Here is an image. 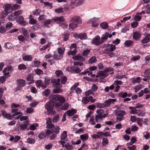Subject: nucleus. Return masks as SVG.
I'll list each match as a JSON object with an SVG mask.
<instances>
[{
	"label": "nucleus",
	"mask_w": 150,
	"mask_h": 150,
	"mask_svg": "<svg viewBox=\"0 0 150 150\" xmlns=\"http://www.w3.org/2000/svg\"><path fill=\"white\" fill-rule=\"evenodd\" d=\"M112 70V68H108L106 69L104 71H100L98 72L99 76L103 77L104 78L105 77L108 75L107 73Z\"/></svg>",
	"instance_id": "f257e3e1"
},
{
	"label": "nucleus",
	"mask_w": 150,
	"mask_h": 150,
	"mask_svg": "<svg viewBox=\"0 0 150 150\" xmlns=\"http://www.w3.org/2000/svg\"><path fill=\"white\" fill-rule=\"evenodd\" d=\"M58 97L57 95H54L51 98V101L53 103V105H54L57 107H58L61 105L60 103H58Z\"/></svg>",
	"instance_id": "f03ea898"
},
{
	"label": "nucleus",
	"mask_w": 150,
	"mask_h": 150,
	"mask_svg": "<svg viewBox=\"0 0 150 150\" xmlns=\"http://www.w3.org/2000/svg\"><path fill=\"white\" fill-rule=\"evenodd\" d=\"M103 42V41L100 40V38L97 35L92 40V43L97 45H99L102 44Z\"/></svg>",
	"instance_id": "7ed1b4c3"
},
{
	"label": "nucleus",
	"mask_w": 150,
	"mask_h": 150,
	"mask_svg": "<svg viewBox=\"0 0 150 150\" xmlns=\"http://www.w3.org/2000/svg\"><path fill=\"white\" fill-rule=\"evenodd\" d=\"M12 109L11 110V112L13 113V115L14 117L18 115V117H16L15 119H19V118L21 117L22 115V114L21 112H18V109L17 108H11Z\"/></svg>",
	"instance_id": "20e7f679"
},
{
	"label": "nucleus",
	"mask_w": 150,
	"mask_h": 150,
	"mask_svg": "<svg viewBox=\"0 0 150 150\" xmlns=\"http://www.w3.org/2000/svg\"><path fill=\"white\" fill-rule=\"evenodd\" d=\"M125 114V111L122 110L119 111L117 112L116 119L119 121H120L123 120V116Z\"/></svg>",
	"instance_id": "39448f33"
},
{
	"label": "nucleus",
	"mask_w": 150,
	"mask_h": 150,
	"mask_svg": "<svg viewBox=\"0 0 150 150\" xmlns=\"http://www.w3.org/2000/svg\"><path fill=\"white\" fill-rule=\"evenodd\" d=\"M1 114L2 116L7 119L12 120L14 117L13 115H11L10 113H7L4 111H1Z\"/></svg>",
	"instance_id": "423d86ee"
},
{
	"label": "nucleus",
	"mask_w": 150,
	"mask_h": 150,
	"mask_svg": "<svg viewBox=\"0 0 150 150\" xmlns=\"http://www.w3.org/2000/svg\"><path fill=\"white\" fill-rule=\"evenodd\" d=\"M116 99H109L108 100L105 101L104 103V107H108L109 106L111 103H114V102H116Z\"/></svg>",
	"instance_id": "0eeeda50"
},
{
	"label": "nucleus",
	"mask_w": 150,
	"mask_h": 150,
	"mask_svg": "<svg viewBox=\"0 0 150 150\" xmlns=\"http://www.w3.org/2000/svg\"><path fill=\"white\" fill-rule=\"evenodd\" d=\"M46 128L48 129H52L54 127V125L52 124L51 119L50 118H47L46 119Z\"/></svg>",
	"instance_id": "6e6552de"
},
{
	"label": "nucleus",
	"mask_w": 150,
	"mask_h": 150,
	"mask_svg": "<svg viewBox=\"0 0 150 150\" xmlns=\"http://www.w3.org/2000/svg\"><path fill=\"white\" fill-rule=\"evenodd\" d=\"M16 21L20 25L23 26H24L25 25L26 22L22 16H19L17 17Z\"/></svg>",
	"instance_id": "1a4fd4ad"
},
{
	"label": "nucleus",
	"mask_w": 150,
	"mask_h": 150,
	"mask_svg": "<svg viewBox=\"0 0 150 150\" xmlns=\"http://www.w3.org/2000/svg\"><path fill=\"white\" fill-rule=\"evenodd\" d=\"M70 21L71 22H76L78 24L81 23L82 21L81 18L78 16H75L73 17L70 20Z\"/></svg>",
	"instance_id": "9d476101"
},
{
	"label": "nucleus",
	"mask_w": 150,
	"mask_h": 150,
	"mask_svg": "<svg viewBox=\"0 0 150 150\" xmlns=\"http://www.w3.org/2000/svg\"><path fill=\"white\" fill-rule=\"evenodd\" d=\"M146 36L141 41L142 43H145L149 42L150 41V34L146 33Z\"/></svg>",
	"instance_id": "9b49d317"
},
{
	"label": "nucleus",
	"mask_w": 150,
	"mask_h": 150,
	"mask_svg": "<svg viewBox=\"0 0 150 150\" xmlns=\"http://www.w3.org/2000/svg\"><path fill=\"white\" fill-rule=\"evenodd\" d=\"M36 84L38 88H40L41 86L43 88H45L46 87V86L43 84L42 81L40 80L37 81L36 82Z\"/></svg>",
	"instance_id": "f8f14e48"
},
{
	"label": "nucleus",
	"mask_w": 150,
	"mask_h": 150,
	"mask_svg": "<svg viewBox=\"0 0 150 150\" xmlns=\"http://www.w3.org/2000/svg\"><path fill=\"white\" fill-rule=\"evenodd\" d=\"M129 109L130 110L129 113L131 114H137L139 112L138 110L136 109V108L132 107H129Z\"/></svg>",
	"instance_id": "ddd939ff"
},
{
	"label": "nucleus",
	"mask_w": 150,
	"mask_h": 150,
	"mask_svg": "<svg viewBox=\"0 0 150 150\" xmlns=\"http://www.w3.org/2000/svg\"><path fill=\"white\" fill-rule=\"evenodd\" d=\"M76 111L74 109H71L68 110L66 113L68 116H71L76 113Z\"/></svg>",
	"instance_id": "4468645a"
},
{
	"label": "nucleus",
	"mask_w": 150,
	"mask_h": 150,
	"mask_svg": "<svg viewBox=\"0 0 150 150\" xmlns=\"http://www.w3.org/2000/svg\"><path fill=\"white\" fill-rule=\"evenodd\" d=\"M53 21H56L57 23L61 22H63L64 21V19L63 16H62L60 17H56L55 18H52Z\"/></svg>",
	"instance_id": "2eb2a0df"
},
{
	"label": "nucleus",
	"mask_w": 150,
	"mask_h": 150,
	"mask_svg": "<svg viewBox=\"0 0 150 150\" xmlns=\"http://www.w3.org/2000/svg\"><path fill=\"white\" fill-rule=\"evenodd\" d=\"M29 23L30 24L34 25L36 24L37 23V20L35 19L32 16V15H30L29 16Z\"/></svg>",
	"instance_id": "dca6fc26"
},
{
	"label": "nucleus",
	"mask_w": 150,
	"mask_h": 150,
	"mask_svg": "<svg viewBox=\"0 0 150 150\" xmlns=\"http://www.w3.org/2000/svg\"><path fill=\"white\" fill-rule=\"evenodd\" d=\"M112 36V35L109 34L108 33L106 32L103 34L102 37L101 38V39L103 40H106L109 37V38H110Z\"/></svg>",
	"instance_id": "f3484780"
},
{
	"label": "nucleus",
	"mask_w": 150,
	"mask_h": 150,
	"mask_svg": "<svg viewBox=\"0 0 150 150\" xmlns=\"http://www.w3.org/2000/svg\"><path fill=\"white\" fill-rule=\"evenodd\" d=\"M28 123V122L27 121L23 122V124H22L20 125V130H23L26 129Z\"/></svg>",
	"instance_id": "a211bd4d"
},
{
	"label": "nucleus",
	"mask_w": 150,
	"mask_h": 150,
	"mask_svg": "<svg viewBox=\"0 0 150 150\" xmlns=\"http://www.w3.org/2000/svg\"><path fill=\"white\" fill-rule=\"evenodd\" d=\"M72 59L75 60H81V61L84 62L85 59L83 57L80 56H76L72 57Z\"/></svg>",
	"instance_id": "6ab92c4d"
},
{
	"label": "nucleus",
	"mask_w": 150,
	"mask_h": 150,
	"mask_svg": "<svg viewBox=\"0 0 150 150\" xmlns=\"http://www.w3.org/2000/svg\"><path fill=\"white\" fill-rule=\"evenodd\" d=\"M4 9L8 11L10 9L12 10V4H5L3 6Z\"/></svg>",
	"instance_id": "aec40b11"
},
{
	"label": "nucleus",
	"mask_w": 150,
	"mask_h": 150,
	"mask_svg": "<svg viewBox=\"0 0 150 150\" xmlns=\"http://www.w3.org/2000/svg\"><path fill=\"white\" fill-rule=\"evenodd\" d=\"M60 81V80L59 79H52L51 81V82L53 83L54 86H58L59 84Z\"/></svg>",
	"instance_id": "412c9836"
},
{
	"label": "nucleus",
	"mask_w": 150,
	"mask_h": 150,
	"mask_svg": "<svg viewBox=\"0 0 150 150\" xmlns=\"http://www.w3.org/2000/svg\"><path fill=\"white\" fill-rule=\"evenodd\" d=\"M71 69L76 73H79L81 71L80 69L76 67L72 66L71 68Z\"/></svg>",
	"instance_id": "4be33fe9"
},
{
	"label": "nucleus",
	"mask_w": 150,
	"mask_h": 150,
	"mask_svg": "<svg viewBox=\"0 0 150 150\" xmlns=\"http://www.w3.org/2000/svg\"><path fill=\"white\" fill-rule=\"evenodd\" d=\"M27 81H30L31 82L29 83L28 84H30V83H32L34 82L33 77V75L32 74H29L28 75L26 78Z\"/></svg>",
	"instance_id": "5701e85b"
},
{
	"label": "nucleus",
	"mask_w": 150,
	"mask_h": 150,
	"mask_svg": "<svg viewBox=\"0 0 150 150\" xmlns=\"http://www.w3.org/2000/svg\"><path fill=\"white\" fill-rule=\"evenodd\" d=\"M17 17L13 14H11L9 15L8 17L7 18L10 21H14L15 20L16 18V19Z\"/></svg>",
	"instance_id": "b1692460"
},
{
	"label": "nucleus",
	"mask_w": 150,
	"mask_h": 150,
	"mask_svg": "<svg viewBox=\"0 0 150 150\" xmlns=\"http://www.w3.org/2000/svg\"><path fill=\"white\" fill-rule=\"evenodd\" d=\"M141 34L139 33L135 32L133 34V38L135 40H137L141 37Z\"/></svg>",
	"instance_id": "393cba45"
},
{
	"label": "nucleus",
	"mask_w": 150,
	"mask_h": 150,
	"mask_svg": "<svg viewBox=\"0 0 150 150\" xmlns=\"http://www.w3.org/2000/svg\"><path fill=\"white\" fill-rule=\"evenodd\" d=\"M63 57V55L57 54H54L53 56V58L56 60L60 59L62 58Z\"/></svg>",
	"instance_id": "a878e982"
},
{
	"label": "nucleus",
	"mask_w": 150,
	"mask_h": 150,
	"mask_svg": "<svg viewBox=\"0 0 150 150\" xmlns=\"http://www.w3.org/2000/svg\"><path fill=\"white\" fill-rule=\"evenodd\" d=\"M79 38H80L81 40L86 39L87 38V37L85 33H80L77 36Z\"/></svg>",
	"instance_id": "bb28decb"
},
{
	"label": "nucleus",
	"mask_w": 150,
	"mask_h": 150,
	"mask_svg": "<svg viewBox=\"0 0 150 150\" xmlns=\"http://www.w3.org/2000/svg\"><path fill=\"white\" fill-rule=\"evenodd\" d=\"M23 59L24 61H31L32 60V57L31 55H26L23 57Z\"/></svg>",
	"instance_id": "cd10ccee"
},
{
	"label": "nucleus",
	"mask_w": 150,
	"mask_h": 150,
	"mask_svg": "<svg viewBox=\"0 0 150 150\" xmlns=\"http://www.w3.org/2000/svg\"><path fill=\"white\" fill-rule=\"evenodd\" d=\"M58 103H61V105L62 103L65 102V98H64L62 96H59L58 97Z\"/></svg>",
	"instance_id": "c85d7f7f"
},
{
	"label": "nucleus",
	"mask_w": 150,
	"mask_h": 150,
	"mask_svg": "<svg viewBox=\"0 0 150 150\" xmlns=\"http://www.w3.org/2000/svg\"><path fill=\"white\" fill-rule=\"evenodd\" d=\"M100 26L103 29L108 28V24L105 22L101 23L100 24Z\"/></svg>",
	"instance_id": "c756f323"
},
{
	"label": "nucleus",
	"mask_w": 150,
	"mask_h": 150,
	"mask_svg": "<svg viewBox=\"0 0 150 150\" xmlns=\"http://www.w3.org/2000/svg\"><path fill=\"white\" fill-rule=\"evenodd\" d=\"M81 139L83 141L86 140L88 137V135L87 134H85L81 135L80 136Z\"/></svg>",
	"instance_id": "7c9ffc66"
},
{
	"label": "nucleus",
	"mask_w": 150,
	"mask_h": 150,
	"mask_svg": "<svg viewBox=\"0 0 150 150\" xmlns=\"http://www.w3.org/2000/svg\"><path fill=\"white\" fill-rule=\"evenodd\" d=\"M103 118V115H97L95 116V121L97 122H99Z\"/></svg>",
	"instance_id": "2f4dec72"
},
{
	"label": "nucleus",
	"mask_w": 150,
	"mask_h": 150,
	"mask_svg": "<svg viewBox=\"0 0 150 150\" xmlns=\"http://www.w3.org/2000/svg\"><path fill=\"white\" fill-rule=\"evenodd\" d=\"M53 21V19L49 20H47L45 21L44 22V26H47L48 25L50 24L51 22H52Z\"/></svg>",
	"instance_id": "473e14b6"
},
{
	"label": "nucleus",
	"mask_w": 150,
	"mask_h": 150,
	"mask_svg": "<svg viewBox=\"0 0 150 150\" xmlns=\"http://www.w3.org/2000/svg\"><path fill=\"white\" fill-rule=\"evenodd\" d=\"M25 84V80H20L18 81V85L20 87H23Z\"/></svg>",
	"instance_id": "72a5a7b5"
},
{
	"label": "nucleus",
	"mask_w": 150,
	"mask_h": 150,
	"mask_svg": "<svg viewBox=\"0 0 150 150\" xmlns=\"http://www.w3.org/2000/svg\"><path fill=\"white\" fill-rule=\"evenodd\" d=\"M55 73L57 77H60L63 75V73L60 70H57Z\"/></svg>",
	"instance_id": "f704fd0d"
},
{
	"label": "nucleus",
	"mask_w": 150,
	"mask_h": 150,
	"mask_svg": "<svg viewBox=\"0 0 150 150\" xmlns=\"http://www.w3.org/2000/svg\"><path fill=\"white\" fill-rule=\"evenodd\" d=\"M96 61V57H93L89 59L88 61V62L90 64H92L94 63H95Z\"/></svg>",
	"instance_id": "c9c22d12"
},
{
	"label": "nucleus",
	"mask_w": 150,
	"mask_h": 150,
	"mask_svg": "<svg viewBox=\"0 0 150 150\" xmlns=\"http://www.w3.org/2000/svg\"><path fill=\"white\" fill-rule=\"evenodd\" d=\"M53 104L52 105H49L48 104H46L45 105V107L48 111H51L53 108Z\"/></svg>",
	"instance_id": "e433bc0d"
},
{
	"label": "nucleus",
	"mask_w": 150,
	"mask_h": 150,
	"mask_svg": "<svg viewBox=\"0 0 150 150\" xmlns=\"http://www.w3.org/2000/svg\"><path fill=\"white\" fill-rule=\"evenodd\" d=\"M41 12V10L40 9H36L33 12L34 15L36 16L39 15Z\"/></svg>",
	"instance_id": "4c0bfd02"
},
{
	"label": "nucleus",
	"mask_w": 150,
	"mask_h": 150,
	"mask_svg": "<svg viewBox=\"0 0 150 150\" xmlns=\"http://www.w3.org/2000/svg\"><path fill=\"white\" fill-rule=\"evenodd\" d=\"M65 50L64 48L62 47H61L58 49V52L60 54L62 55L64 53V52Z\"/></svg>",
	"instance_id": "58836bf2"
},
{
	"label": "nucleus",
	"mask_w": 150,
	"mask_h": 150,
	"mask_svg": "<svg viewBox=\"0 0 150 150\" xmlns=\"http://www.w3.org/2000/svg\"><path fill=\"white\" fill-rule=\"evenodd\" d=\"M67 131H64L61 134V140L65 139L67 137Z\"/></svg>",
	"instance_id": "ea45409f"
},
{
	"label": "nucleus",
	"mask_w": 150,
	"mask_h": 150,
	"mask_svg": "<svg viewBox=\"0 0 150 150\" xmlns=\"http://www.w3.org/2000/svg\"><path fill=\"white\" fill-rule=\"evenodd\" d=\"M1 14L2 17L4 18L8 15V11L4 9V10L1 13Z\"/></svg>",
	"instance_id": "a19ab883"
},
{
	"label": "nucleus",
	"mask_w": 150,
	"mask_h": 150,
	"mask_svg": "<svg viewBox=\"0 0 150 150\" xmlns=\"http://www.w3.org/2000/svg\"><path fill=\"white\" fill-rule=\"evenodd\" d=\"M77 27V25L74 23H72L69 25V28L72 30L76 28Z\"/></svg>",
	"instance_id": "79ce46f5"
},
{
	"label": "nucleus",
	"mask_w": 150,
	"mask_h": 150,
	"mask_svg": "<svg viewBox=\"0 0 150 150\" xmlns=\"http://www.w3.org/2000/svg\"><path fill=\"white\" fill-rule=\"evenodd\" d=\"M82 102L84 104L88 103L89 101V98L88 97H86L83 98L82 100Z\"/></svg>",
	"instance_id": "37998d69"
},
{
	"label": "nucleus",
	"mask_w": 150,
	"mask_h": 150,
	"mask_svg": "<svg viewBox=\"0 0 150 150\" xmlns=\"http://www.w3.org/2000/svg\"><path fill=\"white\" fill-rule=\"evenodd\" d=\"M18 69L20 70H21L22 69L25 70L27 69V67L25 64H20L18 66Z\"/></svg>",
	"instance_id": "c03bdc74"
},
{
	"label": "nucleus",
	"mask_w": 150,
	"mask_h": 150,
	"mask_svg": "<svg viewBox=\"0 0 150 150\" xmlns=\"http://www.w3.org/2000/svg\"><path fill=\"white\" fill-rule=\"evenodd\" d=\"M69 107V104L68 103H65L61 107V109L62 110H66L68 109Z\"/></svg>",
	"instance_id": "a18cd8bd"
},
{
	"label": "nucleus",
	"mask_w": 150,
	"mask_h": 150,
	"mask_svg": "<svg viewBox=\"0 0 150 150\" xmlns=\"http://www.w3.org/2000/svg\"><path fill=\"white\" fill-rule=\"evenodd\" d=\"M118 96L120 97L124 98L127 96V92H120L119 93Z\"/></svg>",
	"instance_id": "49530a36"
},
{
	"label": "nucleus",
	"mask_w": 150,
	"mask_h": 150,
	"mask_svg": "<svg viewBox=\"0 0 150 150\" xmlns=\"http://www.w3.org/2000/svg\"><path fill=\"white\" fill-rule=\"evenodd\" d=\"M63 8L62 7H60L56 9L55 10V11L56 13H63Z\"/></svg>",
	"instance_id": "de8ad7c7"
},
{
	"label": "nucleus",
	"mask_w": 150,
	"mask_h": 150,
	"mask_svg": "<svg viewBox=\"0 0 150 150\" xmlns=\"http://www.w3.org/2000/svg\"><path fill=\"white\" fill-rule=\"evenodd\" d=\"M76 53V50L74 49L73 51H72L71 50H70L67 53V54L68 55H75Z\"/></svg>",
	"instance_id": "09e8293b"
},
{
	"label": "nucleus",
	"mask_w": 150,
	"mask_h": 150,
	"mask_svg": "<svg viewBox=\"0 0 150 150\" xmlns=\"http://www.w3.org/2000/svg\"><path fill=\"white\" fill-rule=\"evenodd\" d=\"M107 47H111L110 48L111 52L113 51L114 50H115L116 49V47L115 45H110L109 44H107Z\"/></svg>",
	"instance_id": "8fccbe9b"
},
{
	"label": "nucleus",
	"mask_w": 150,
	"mask_h": 150,
	"mask_svg": "<svg viewBox=\"0 0 150 150\" xmlns=\"http://www.w3.org/2000/svg\"><path fill=\"white\" fill-rule=\"evenodd\" d=\"M133 44V42L131 40H127L125 43V45L126 46H129L132 45Z\"/></svg>",
	"instance_id": "3c124183"
},
{
	"label": "nucleus",
	"mask_w": 150,
	"mask_h": 150,
	"mask_svg": "<svg viewBox=\"0 0 150 150\" xmlns=\"http://www.w3.org/2000/svg\"><path fill=\"white\" fill-rule=\"evenodd\" d=\"M23 11H22L19 10L17 11H15L13 12V14H14L16 17V16H18L21 15Z\"/></svg>",
	"instance_id": "603ef678"
},
{
	"label": "nucleus",
	"mask_w": 150,
	"mask_h": 150,
	"mask_svg": "<svg viewBox=\"0 0 150 150\" xmlns=\"http://www.w3.org/2000/svg\"><path fill=\"white\" fill-rule=\"evenodd\" d=\"M20 8V6L18 4H15L13 6H12V10L14 11Z\"/></svg>",
	"instance_id": "864d4df0"
},
{
	"label": "nucleus",
	"mask_w": 150,
	"mask_h": 150,
	"mask_svg": "<svg viewBox=\"0 0 150 150\" xmlns=\"http://www.w3.org/2000/svg\"><path fill=\"white\" fill-rule=\"evenodd\" d=\"M22 30L24 35L25 37L28 36V33L26 29L25 28H22Z\"/></svg>",
	"instance_id": "5fc2aeb1"
},
{
	"label": "nucleus",
	"mask_w": 150,
	"mask_h": 150,
	"mask_svg": "<svg viewBox=\"0 0 150 150\" xmlns=\"http://www.w3.org/2000/svg\"><path fill=\"white\" fill-rule=\"evenodd\" d=\"M140 58V56L138 55L137 56H133L131 58V61H136L138 60Z\"/></svg>",
	"instance_id": "6e6d98bb"
},
{
	"label": "nucleus",
	"mask_w": 150,
	"mask_h": 150,
	"mask_svg": "<svg viewBox=\"0 0 150 150\" xmlns=\"http://www.w3.org/2000/svg\"><path fill=\"white\" fill-rule=\"evenodd\" d=\"M145 10L146 11L147 14H149L150 13V5H148L144 8Z\"/></svg>",
	"instance_id": "4d7b16f0"
},
{
	"label": "nucleus",
	"mask_w": 150,
	"mask_h": 150,
	"mask_svg": "<svg viewBox=\"0 0 150 150\" xmlns=\"http://www.w3.org/2000/svg\"><path fill=\"white\" fill-rule=\"evenodd\" d=\"M141 78L140 77H137L135 79L133 80L132 81V83H139L141 81Z\"/></svg>",
	"instance_id": "13d9d810"
},
{
	"label": "nucleus",
	"mask_w": 150,
	"mask_h": 150,
	"mask_svg": "<svg viewBox=\"0 0 150 150\" xmlns=\"http://www.w3.org/2000/svg\"><path fill=\"white\" fill-rule=\"evenodd\" d=\"M62 91H63L61 89L58 88H56L53 90V92L55 93H60L62 92Z\"/></svg>",
	"instance_id": "bf43d9fd"
},
{
	"label": "nucleus",
	"mask_w": 150,
	"mask_h": 150,
	"mask_svg": "<svg viewBox=\"0 0 150 150\" xmlns=\"http://www.w3.org/2000/svg\"><path fill=\"white\" fill-rule=\"evenodd\" d=\"M38 137L40 139H42L45 138L46 137V135L44 132H42L38 135Z\"/></svg>",
	"instance_id": "052dcab7"
},
{
	"label": "nucleus",
	"mask_w": 150,
	"mask_h": 150,
	"mask_svg": "<svg viewBox=\"0 0 150 150\" xmlns=\"http://www.w3.org/2000/svg\"><path fill=\"white\" fill-rule=\"evenodd\" d=\"M83 64V62L79 61L75 62L74 63V65L75 66H82Z\"/></svg>",
	"instance_id": "680f3d73"
},
{
	"label": "nucleus",
	"mask_w": 150,
	"mask_h": 150,
	"mask_svg": "<svg viewBox=\"0 0 150 150\" xmlns=\"http://www.w3.org/2000/svg\"><path fill=\"white\" fill-rule=\"evenodd\" d=\"M98 88V86L95 84H93L91 88L92 91H96Z\"/></svg>",
	"instance_id": "e2e57ef3"
},
{
	"label": "nucleus",
	"mask_w": 150,
	"mask_h": 150,
	"mask_svg": "<svg viewBox=\"0 0 150 150\" xmlns=\"http://www.w3.org/2000/svg\"><path fill=\"white\" fill-rule=\"evenodd\" d=\"M59 118V116L58 115H57L55 116L53 118V123H56L57 122Z\"/></svg>",
	"instance_id": "0e129e2a"
},
{
	"label": "nucleus",
	"mask_w": 150,
	"mask_h": 150,
	"mask_svg": "<svg viewBox=\"0 0 150 150\" xmlns=\"http://www.w3.org/2000/svg\"><path fill=\"white\" fill-rule=\"evenodd\" d=\"M108 139L105 138L103 139L102 144L103 146H105L108 144Z\"/></svg>",
	"instance_id": "69168bd1"
},
{
	"label": "nucleus",
	"mask_w": 150,
	"mask_h": 150,
	"mask_svg": "<svg viewBox=\"0 0 150 150\" xmlns=\"http://www.w3.org/2000/svg\"><path fill=\"white\" fill-rule=\"evenodd\" d=\"M35 73L39 75L41 74H42L43 71L41 69H37L35 70Z\"/></svg>",
	"instance_id": "338daca9"
},
{
	"label": "nucleus",
	"mask_w": 150,
	"mask_h": 150,
	"mask_svg": "<svg viewBox=\"0 0 150 150\" xmlns=\"http://www.w3.org/2000/svg\"><path fill=\"white\" fill-rule=\"evenodd\" d=\"M65 147L67 150H71L73 149L72 145L69 144H67L65 146Z\"/></svg>",
	"instance_id": "774afa93"
}]
</instances>
